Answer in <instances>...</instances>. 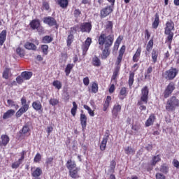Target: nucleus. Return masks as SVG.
<instances>
[{
    "label": "nucleus",
    "instance_id": "obj_1",
    "mask_svg": "<svg viewBox=\"0 0 179 179\" xmlns=\"http://www.w3.org/2000/svg\"><path fill=\"white\" fill-rule=\"evenodd\" d=\"M173 30H174V22L173 21H168L166 24L164 34L167 36L166 43H168L169 45H171L173 38L174 37Z\"/></svg>",
    "mask_w": 179,
    "mask_h": 179
},
{
    "label": "nucleus",
    "instance_id": "obj_2",
    "mask_svg": "<svg viewBox=\"0 0 179 179\" xmlns=\"http://www.w3.org/2000/svg\"><path fill=\"white\" fill-rule=\"evenodd\" d=\"M99 45H104L106 48H110L114 43V35L106 36V34H101L99 38Z\"/></svg>",
    "mask_w": 179,
    "mask_h": 179
},
{
    "label": "nucleus",
    "instance_id": "obj_3",
    "mask_svg": "<svg viewBox=\"0 0 179 179\" xmlns=\"http://www.w3.org/2000/svg\"><path fill=\"white\" fill-rule=\"evenodd\" d=\"M148 99H149V90L148 86H145L141 90V100L138 102V105L140 106V110H146V106H143V103L148 104Z\"/></svg>",
    "mask_w": 179,
    "mask_h": 179
},
{
    "label": "nucleus",
    "instance_id": "obj_4",
    "mask_svg": "<svg viewBox=\"0 0 179 179\" xmlns=\"http://www.w3.org/2000/svg\"><path fill=\"white\" fill-rule=\"evenodd\" d=\"M179 107V100L175 96H171L168 101H166V110L169 113H173V111L176 110V108Z\"/></svg>",
    "mask_w": 179,
    "mask_h": 179
},
{
    "label": "nucleus",
    "instance_id": "obj_5",
    "mask_svg": "<svg viewBox=\"0 0 179 179\" xmlns=\"http://www.w3.org/2000/svg\"><path fill=\"white\" fill-rule=\"evenodd\" d=\"M178 74V69L176 68H171L169 70L165 71L164 78L167 80H173L174 78L177 76Z\"/></svg>",
    "mask_w": 179,
    "mask_h": 179
},
{
    "label": "nucleus",
    "instance_id": "obj_6",
    "mask_svg": "<svg viewBox=\"0 0 179 179\" xmlns=\"http://www.w3.org/2000/svg\"><path fill=\"white\" fill-rule=\"evenodd\" d=\"M175 89H176V85H174V83H170L164 90V99H167L168 97H169L170 94H171V93L174 92Z\"/></svg>",
    "mask_w": 179,
    "mask_h": 179
},
{
    "label": "nucleus",
    "instance_id": "obj_7",
    "mask_svg": "<svg viewBox=\"0 0 179 179\" xmlns=\"http://www.w3.org/2000/svg\"><path fill=\"white\" fill-rule=\"evenodd\" d=\"M108 138H110V133L108 131H106L100 145L101 150H106V148L107 147V142L108 141Z\"/></svg>",
    "mask_w": 179,
    "mask_h": 179
},
{
    "label": "nucleus",
    "instance_id": "obj_8",
    "mask_svg": "<svg viewBox=\"0 0 179 179\" xmlns=\"http://www.w3.org/2000/svg\"><path fill=\"white\" fill-rule=\"evenodd\" d=\"M82 33H90L92 31V24L90 22H84L80 26Z\"/></svg>",
    "mask_w": 179,
    "mask_h": 179
},
{
    "label": "nucleus",
    "instance_id": "obj_9",
    "mask_svg": "<svg viewBox=\"0 0 179 179\" xmlns=\"http://www.w3.org/2000/svg\"><path fill=\"white\" fill-rule=\"evenodd\" d=\"M113 9L114 7L113 6H108L105 7L104 8L101 10V17H106L108 16V15H110L113 12Z\"/></svg>",
    "mask_w": 179,
    "mask_h": 179
},
{
    "label": "nucleus",
    "instance_id": "obj_10",
    "mask_svg": "<svg viewBox=\"0 0 179 179\" xmlns=\"http://www.w3.org/2000/svg\"><path fill=\"white\" fill-rule=\"evenodd\" d=\"M90 44H92V38H87L85 41V43L82 45L83 55H86L87 50H89V48L90 47Z\"/></svg>",
    "mask_w": 179,
    "mask_h": 179
},
{
    "label": "nucleus",
    "instance_id": "obj_11",
    "mask_svg": "<svg viewBox=\"0 0 179 179\" xmlns=\"http://www.w3.org/2000/svg\"><path fill=\"white\" fill-rule=\"evenodd\" d=\"M43 22H45L46 24H48V26H57V20L52 17H44Z\"/></svg>",
    "mask_w": 179,
    "mask_h": 179
},
{
    "label": "nucleus",
    "instance_id": "obj_12",
    "mask_svg": "<svg viewBox=\"0 0 179 179\" xmlns=\"http://www.w3.org/2000/svg\"><path fill=\"white\" fill-rule=\"evenodd\" d=\"M26 153L25 151H22L21 152V157L20 159H18V161L14 162L12 164V169H17L19 167V166H20V164H22V163H23V160H24V154Z\"/></svg>",
    "mask_w": 179,
    "mask_h": 179
},
{
    "label": "nucleus",
    "instance_id": "obj_13",
    "mask_svg": "<svg viewBox=\"0 0 179 179\" xmlns=\"http://www.w3.org/2000/svg\"><path fill=\"white\" fill-rule=\"evenodd\" d=\"M121 113V106L115 105L113 106V109L112 110L113 118L115 120L118 117V113Z\"/></svg>",
    "mask_w": 179,
    "mask_h": 179
},
{
    "label": "nucleus",
    "instance_id": "obj_14",
    "mask_svg": "<svg viewBox=\"0 0 179 179\" xmlns=\"http://www.w3.org/2000/svg\"><path fill=\"white\" fill-rule=\"evenodd\" d=\"M9 136L8 135H1L0 140V146H6L9 143Z\"/></svg>",
    "mask_w": 179,
    "mask_h": 179
},
{
    "label": "nucleus",
    "instance_id": "obj_15",
    "mask_svg": "<svg viewBox=\"0 0 179 179\" xmlns=\"http://www.w3.org/2000/svg\"><path fill=\"white\" fill-rule=\"evenodd\" d=\"M80 124L83 129H85V128H86V125H87V117H86V115L83 113L80 115Z\"/></svg>",
    "mask_w": 179,
    "mask_h": 179
},
{
    "label": "nucleus",
    "instance_id": "obj_16",
    "mask_svg": "<svg viewBox=\"0 0 179 179\" xmlns=\"http://www.w3.org/2000/svg\"><path fill=\"white\" fill-rule=\"evenodd\" d=\"M124 52H125V46H122L119 51V55L117 59V62L118 65H120V64H121V61H122V57H124Z\"/></svg>",
    "mask_w": 179,
    "mask_h": 179
},
{
    "label": "nucleus",
    "instance_id": "obj_17",
    "mask_svg": "<svg viewBox=\"0 0 179 179\" xmlns=\"http://www.w3.org/2000/svg\"><path fill=\"white\" fill-rule=\"evenodd\" d=\"M92 64L93 65V66H101V61L100 60V59L94 55L93 57H92Z\"/></svg>",
    "mask_w": 179,
    "mask_h": 179
},
{
    "label": "nucleus",
    "instance_id": "obj_18",
    "mask_svg": "<svg viewBox=\"0 0 179 179\" xmlns=\"http://www.w3.org/2000/svg\"><path fill=\"white\" fill-rule=\"evenodd\" d=\"M66 167H67L69 171H71V170H73L78 168L76 167V164L75 163V162L72 161L71 159L67 161L66 164Z\"/></svg>",
    "mask_w": 179,
    "mask_h": 179
},
{
    "label": "nucleus",
    "instance_id": "obj_19",
    "mask_svg": "<svg viewBox=\"0 0 179 179\" xmlns=\"http://www.w3.org/2000/svg\"><path fill=\"white\" fill-rule=\"evenodd\" d=\"M80 170L79 168H76L69 171V174L71 178H79L78 171Z\"/></svg>",
    "mask_w": 179,
    "mask_h": 179
},
{
    "label": "nucleus",
    "instance_id": "obj_20",
    "mask_svg": "<svg viewBox=\"0 0 179 179\" xmlns=\"http://www.w3.org/2000/svg\"><path fill=\"white\" fill-rule=\"evenodd\" d=\"M13 115H15V110L10 109L3 114V120H8V118H10Z\"/></svg>",
    "mask_w": 179,
    "mask_h": 179
},
{
    "label": "nucleus",
    "instance_id": "obj_21",
    "mask_svg": "<svg viewBox=\"0 0 179 179\" xmlns=\"http://www.w3.org/2000/svg\"><path fill=\"white\" fill-rule=\"evenodd\" d=\"M21 76L24 80H29L33 76V73L31 71H24L21 73Z\"/></svg>",
    "mask_w": 179,
    "mask_h": 179
},
{
    "label": "nucleus",
    "instance_id": "obj_22",
    "mask_svg": "<svg viewBox=\"0 0 179 179\" xmlns=\"http://www.w3.org/2000/svg\"><path fill=\"white\" fill-rule=\"evenodd\" d=\"M24 47L27 50H33V51H36V50H37V46H36V45H34V43H30V42H27L24 44Z\"/></svg>",
    "mask_w": 179,
    "mask_h": 179
},
{
    "label": "nucleus",
    "instance_id": "obj_23",
    "mask_svg": "<svg viewBox=\"0 0 179 179\" xmlns=\"http://www.w3.org/2000/svg\"><path fill=\"white\" fill-rule=\"evenodd\" d=\"M30 26L33 30H36V29H38L40 27V21L38 20H33L30 22Z\"/></svg>",
    "mask_w": 179,
    "mask_h": 179
},
{
    "label": "nucleus",
    "instance_id": "obj_24",
    "mask_svg": "<svg viewBox=\"0 0 179 179\" xmlns=\"http://www.w3.org/2000/svg\"><path fill=\"white\" fill-rule=\"evenodd\" d=\"M155 120H156L155 115H151L145 122V127H150L151 125H153Z\"/></svg>",
    "mask_w": 179,
    "mask_h": 179
},
{
    "label": "nucleus",
    "instance_id": "obj_25",
    "mask_svg": "<svg viewBox=\"0 0 179 179\" xmlns=\"http://www.w3.org/2000/svg\"><path fill=\"white\" fill-rule=\"evenodd\" d=\"M6 40V30H3L0 34V45H3Z\"/></svg>",
    "mask_w": 179,
    "mask_h": 179
},
{
    "label": "nucleus",
    "instance_id": "obj_26",
    "mask_svg": "<svg viewBox=\"0 0 179 179\" xmlns=\"http://www.w3.org/2000/svg\"><path fill=\"white\" fill-rule=\"evenodd\" d=\"M32 107L34 110H36V111H40V110L43 108V106H41V103H40V101L33 102Z\"/></svg>",
    "mask_w": 179,
    "mask_h": 179
},
{
    "label": "nucleus",
    "instance_id": "obj_27",
    "mask_svg": "<svg viewBox=\"0 0 179 179\" xmlns=\"http://www.w3.org/2000/svg\"><path fill=\"white\" fill-rule=\"evenodd\" d=\"M43 174V171L40 168H36V169L31 173L32 177L34 178L40 177Z\"/></svg>",
    "mask_w": 179,
    "mask_h": 179
},
{
    "label": "nucleus",
    "instance_id": "obj_28",
    "mask_svg": "<svg viewBox=\"0 0 179 179\" xmlns=\"http://www.w3.org/2000/svg\"><path fill=\"white\" fill-rule=\"evenodd\" d=\"M52 40H54V38L50 36H45L42 39V43H43V44H50V43H52Z\"/></svg>",
    "mask_w": 179,
    "mask_h": 179
},
{
    "label": "nucleus",
    "instance_id": "obj_29",
    "mask_svg": "<svg viewBox=\"0 0 179 179\" xmlns=\"http://www.w3.org/2000/svg\"><path fill=\"white\" fill-rule=\"evenodd\" d=\"M110 55V48H104V50L102 51L101 58L102 59H107V57Z\"/></svg>",
    "mask_w": 179,
    "mask_h": 179
},
{
    "label": "nucleus",
    "instance_id": "obj_30",
    "mask_svg": "<svg viewBox=\"0 0 179 179\" xmlns=\"http://www.w3.org/2000/svg\"><path fill=\"white\" fill-rule=\"evenodd\" d=\"M120 66H117L115 67L113 74L112 76V80H115L117 78H118V73H120Z\"/></svg>",
    "mask_w": 179,
    "mask_h": 179
},
{
    "label": "nucleus",
    "instance_id": "obj_31",
    "mask_svg": "<svg viewBox=\"0 0 179 179\" xmlns=\"http://www.w3.org/2000/svg\"><path fill=\"white\" fill-rule=\"evenodd\" d=\"M158 27H159V13H157L155 14V20L152 23V28L157 29Z\"/></svg>",
    "mask_w": 179,
    "mask_h": 179
},
{
    "label": "nucleus",
    "instance_id": "obj_32",
    "mask_svg": "<svg viewBox=\"0 0 179 179\" xmlns=\"http://www.w3.org/2000/svg\"><path fill=\"white\" fill-rule=\"evenodd\" d=\"M134 78H135V73L130 72L129 76V86L131 87L134 85Z\"/></svg>",
    "mask_w": 179,
    "mask_h": 179
},
{
    "label": "nucleus",
    "instance_id": "obj_33",
    "mask_svg": "<svg viewBox=\"0 0 179 179\" xmlns=\"http://www.w3.org/2000/svg\"><path fill=\"white\" fill-rule=\"evenodd\" d=\"M57 3L61 8H66L68 6V0H57Z\"/></svg>",
    "mask_w": 179,
    "mask_h": 179
},
{
    "label": "nucleus",
    "instance_id": "obj_34",
    "mask_svg": "<svg viewBox=\"0 0 179 179\" xmlns=\"http://www.w3.org/2000/svg\"><path fill=\"white\" fill-rule=\"evenodd\" d=\"M158 55H159V52L157 50H153L152 53V58L154 64H156V62H157Z\"/></svg>",
    "mask_w": 179,
    "mask_h": 179
},
{
    "label": "nucleus",
    "instance_id": "obj_35",
    "mask_svg": "<svg viewBox=\"0 0 179 179\" xmlns=\"http://www.w3.org/2000/svg\"><path fill=\"white\" fill-rule=\"evenodd\" d=\"M73 68V64H67L65 69V73L66 76H69V73H71V71H72Z\"/></svg>",
    "mask_w": 179,
    "mask_h": 179
},
{
    "label": "nucleus",
    "instance_id": "obj_36",
    "mask_svg": "<svg viewBox=\"0 0 179 179\" xmlns=\"http://www.w3.org/2000/svg\"><path fill=\"white\" fill-rule=\"evenodd\" d=\"M78 110V105L76 104V102H73V108H71V114L73 117H75L76 115V111Z\"/></svg>",
    "mask_w": 179,
    "mask_h": 179
},
{
    "label": "nucleus",
    "instance_id": "obj_37",
    "mask_svg": "<svg viewBox=\"0 0 179 179\" xmlns=\"http://www.w3.org/2000/svg\"><path fill=\"white\" fill-rule=\"evenodd\" d=\"M59 103V100L55 98H51L49 101V104H50V106H53L54 107L55 106H57Z\"/></svg>",
    "mask_w": 179,
    "mask_h": 179
},
{
    "label": "nucleus",
    "instance_id": "obj_38",
    "mask_svg": "<svg viewBox=\"0 0 179 179\" xmlns=\"http://www.w3.org/2000/svg\"><path fill=\"white\" fill-rule=\"evenodd\" d=\"M126 155H135V150L131 147H127L124 149Z\"/></svg>",
    "mask_w": 179,
    "mask_h": 179
},
{
    "label": "nucleus",
    "instance_id": "obj_39",
    "mask_svg": "<svg viewBox=\"0 0 179 179\" xmlns=\"http://www.w3.org/2000/svg\"><path fill=\"white\" fill-rule=\"evenodd\" d=\"M160 171L162 173H164V174H167V173H169V166L166 164L162 165L160 168Z\"/></svg>",
    "mask_w": 179,
    "mask_h": 179
},
{
    "label": "nucleus",
    "instance_id": "obj_40",
    "mask_svg": "<svg viewBox=\"0 0 179 179\" xmlns=\"http://www.w3.org/2000/svg\"><path fill=\"white\" fill-rule=\"evenodd\" d=\"M52 85L55 87H56V89H58V90H59V89L62 87V84H61V82H59V80L54 81Z\"/></svg>",
    "mask_w": 179,
    "mask_h": 179
},
{
    "label": "nucleus",
    "instance_id": "obj_41",
    "mask_svg": "<svg viewBox=\"0 0 179 179\" xmlns=\"http://www.w3.org/2000/svg\"><path fill=\"white\" fill-rule=\"evenodd\" d=\"M160 156L159 155H157V156H155L153 158H152V166H156V163H157L158 162H160Z\"/></svg>",
    "mask_w": 179,
    "mask_h": 179
},
{
    "label": "nucleus",
    "instance_id": "obj_42",
    "mask_svg": "<svg viewBox=\"0 0 179 179\" xmlns=\"http://www.w3.org/2000/svg\"><path fill=\"white\" fill-rule=\"evenodd\" d=\"M92 92L93 93H97V92H99V85H97V83H92Z\"/></svg>",
    "mask_w": 179,
    "mask_h": 179
},
{
    "label": "nucleus",
    "instance_id": "obj_43",
    "mask_svg": "<svg viewBox=\"0 0 179 179\" xmlns=\"http://www.w3.org/2000/svg\"><path fill=\"white\" fill-rule=\"evenodd\" d=\"M16 52L18 55H20V57H24V50H23L20 48H18L16 50Z\"/></svg>",
    "mask_w": 179,
    "mask_h": 179
},
{
    "label": "nucleus",
    "instance_id": "obj_44",
    "mask_svg": "<svg viewBox=\"0 0 179 179\" xmlns=\"http://www.w3.org/2000/svg\"><path fill=\"white\" fill-rule=\"evenodd\" d=\"M106 30H109L110 33H113V22L108 21L106 24Z\"/></svg>",
    "mask_w": 179,
    "mask_h": 179
},
{
    "label": "nucleus",
    "instance_id": "obj_45",
    "mask_svg": "<svg viewBox=\"0 0 179 179\" xmlns=\"http://www.w3.org/2000/svg\"><path fill=\"white\" fill-rule=\"evenodd\" d=\"M41 48L45 55H47V54H48V46L47 45H42Z\"/></svg>",
    "mask_w": 179,
    "mask_h": 179
},
{
    "label": "nucleus",
    "instance_id": "obj_46",
    "mask_svg": "<svg viewBox=\"0 0 179 179\" xmlns=\"http://www.w3.org/2000/svg\"><path fill=\"white\" fill-rule=\"evenodd\" d=\"M72 40H73V34L69 35L68 37H67V45H68V47H69V45H71V44H72Z\"/></svg>",
    "mask_w": 179,
    "mask_h": 179
},
{
    "label": "nucleus",
    "instance_id": "obj_47",
    "mask_svg": "<svg viewBox=\"0 0 179 179\" xmlns=\"http://www.w3.org/2000/svg\"><path fill=\"white\" fill-rule=\"evenodd\" d=\"M7 103L8 105H10L11 107H15V108H19L18 105L15 104V101H13L12 99H8L7 101Z\"/></svg>",
    "mask_w": 179,
    "mask_h": 179
},
{
    "label": "nucleus",
    "instance_id": "obj_48",
    "mask_svg": "<svg viewBox=\"0 0 179 179\" xmlns=\"http://www.w3.org/2000/svg\"><path fill=\"white\" fill-rule=\"evenodd\" d=\"M3 78L4 79L9 78V69H6V70L3 72Z\"/></svg>",
    "mask_w": 179,
    "mask_h": 179
},
{
    "label": "nucleus",
    "instance_id": "obj_49",
    "mask_svg": "<svg viewBox=\"0 0 179 179\" xmlns=\"http://www.w3.org/2000/svg\"><path fill=\"white\" fill-rule=\"evenodd\" d=\"M53 160H54V158H52V157H49V158L46 159L45 164H46L47 167H48V166H51V164H52Z\"/></svg>",
    "mask_w": 179,
    "mask_h": 179
},
{
    "label": "nucleus",
    "instance_id": "obj_50",
    "mask_svg": "<svg viewBox=\"0 0 179 179\" xmlns=\"http://www.w3.org/2000/svg\"><path fill=\"white\" fill-rule=\"evenodd\" d=\"M40 160H41V155H40V153H37L34 159V162H35V163H38Z\"/></svg>",
    "mask_w": 179,
    "mask_h": 179
},
{
    "label": "nucleus",
    "instance_id": "obj_51",
    "mask_svg": "<svg viewBox=\"0 0 179 179\" xmlns=\"http://www.w3.org/2000/svg\"><path fill=\"white\" fill-rule=\"evenodd\" d=\"M19 110H20L21 113L24 114V113H26V111L29 110V106H23Z\"/></svg>",
    "mask_w": 179,
    "mask_h": 179
},
{
    "label": "nucleus",
    "instance_id": "obj_52",
    "mask_svg": "<svg viewBox=\"0 0 179 179\" xmlns=\"http://www.w3.org/2000/svg\"><path fill=\"white\" fill-rule=\"evenodd\" d=\"M29 131H30L29 126H24L21 130L22 134H27Z\"/></svg>",
    "mask_w": 179,
    "mask_h": 179
},
{
    "label": "nucleus",
    "instance_id": "obj_53",
    "mask_svg": "<svg viewBox=\"0 0 179 179\" xmlns=\"http://www.w3.org/2000/svg\"><path fill=\"white\" fill-rule=\"evenodd\" d=\"M116 164L115 161L113 160L110 162V171H114Z\"/></svg>",
    "mask_w": 179,
    "mask_h": 179
},
{
    "label": "nucleus",
    "instance_id": "obj_54",
    "mask_svg": "<svg viewBox=\"0 0 179 179\" xmlns=\"http://www.w3.org/2000/svg\"><path fill=\"white\" fill-rule=\"evenodd\" d=\"M120 96H127V88L122 87L120 90Z\"/></svg>",
    "mask_w": 179,
    "mask_h": 179
},
{
    "label": "nucleus",
    "instance_id": "obj_55",
    "mask_svg": "<svg viewBox=\"0 0 179 179\" xmlns=\"http://www.w3.org/2000/svg\"><path fill=\"white\" fill-rule=\"evenodd\" d=\"M156 178L157 179H166V176H164V175L158 173L156 174Z\"/></svg>",
    "mask_w": 179,
    "mask_h": 179
},
{
    "label": "nucleus",
    "instance_id": "obj_56",
    "mask_svg": "<svg viewBox=\"0 0 179 179\" xmlns=\"http://www.w3.org/2000/svg\"><path fill=\"white\" fill-rule=\"evenodd\" d=\"M80 10L79 9H76L74 10V16L75 17H79L80 16Z\"/></svg>",
    "mask_w": 179,
    "mask_h": 179
},
{
    "label": "nucleus",
    "instance_id": "obj_57",
    "mask_svg": "<svg viewBox=\"0 0 179 179\" xmlns=\"http://www.w3.org/2000/svg\"><path fill=\"white\" fill-rule=\"evenodd\" d=\"M83 83L85 86H89V83H90V80H89L88 77H85L83 79Z\"/></svg>",
    "mask_w": 179,
    "mask_h": 179
},
{
    "label": "nucleus",
    "instance_id": "obj_58",
    "mask_svg": "<svg viewBox=\"0 0 179 179\" xmlns=\"http://www.w3.org/2000/svg\"><path fill=\"white\" fill-rule=\"evenodd\" d=\"M43 6L46 10H48V9H50V4L47 1L43 2Z\"/></svg>",
    "mask_w": 179,
    "mask_h": 179
},
{
    "label": "nucleus",
    "instance_id": "obj_59",
    "mask_svg": "<svg viewBox=\"0 0 179 179\" xmlns=\"http://www.w3.org/2000/svg\"><path fill=\"white\" fill-rule=\"evenodd\" d=\"M23 78L22 77V76H19L16 78V80H17V83H19V85L22 84V83L23 82Z\"/></svg>",
    "mask_w": 179,
    "mask_h": 179
},
{
    "label": "nucleus",
    "instance_id": "obj_60",
    "mask_svg": "<svg viewBox=\"0 0 179 179\" xmlns=\"http://www.w3.org/2000/svg\"><path fill=\"white\" fill-rule=\"evenodd\" d=\"M21 103H22V106H29L27 104V101L26 100V98L23 97L21 99Z\"/></svg>",
    "mask_w": 179,
    "mask_h": 179
},
{
    "label": "nucleus",
    "instance_id": "obj_61",
    "mask_svg": "<svg viewBox=\"0 0 179 179\" xmlns=\"http://www.w3.org/2000/svg\"><path fill=\"white\" fill-rule=\"evenodd\" d=\"M173 166L174 167H176V169H179V162L177 159H173Z\"/></svg>",
    "mask_w": 179,
    "mask_h": 179
},
{
    "label": "nucleus",
    "instance_id": "obj_62",
    "mask_svg": "<svg viewBox=\"0 0 179 179\" xmlns=\"http://www.w3.org/2000/svg\"><path fill=\"white\" fill-rule=\"evenodd\" d=\"M141 52H142V49L141 48H138L134 55H136V57H141Z\"/></svg>",
    "mask_w": 179,
    "mask_h": 179
},
{
    "label": "nucleus",
    "instance_id": "obj_63",
    "mask_svg": "<svg viewBox=\"0 0 179 179\" xmlns=\"http://www.w3.org/2000/svg\"><path fill=\"white\" fill-rule=\"evenodd\" d=\"M114 90H115V86L114 84H112L109 88V93H114Z\"/></svg>",
    "mask_w": 179,
    "mask_h": 179
},
{
    "label": "nucleus",
    "instance_id": "obj_64",
    "mask_svg": "<svg viewBox=\"0 0 179 179\" xmlns=\"http://www.w3.org/2000/svg\"><path fill=\"white\" fill-rule=\"evenodd\" d=\"M109 106L110 103H108V102H105L103 108V111H107V108H108Z\"/></svg>",
    "mask_w": 179,
    "mask_h": 179
}]
</instances>
